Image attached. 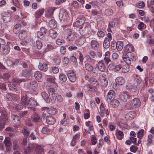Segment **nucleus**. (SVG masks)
I'll return each mask as SVG.
<instances>
[{
    "mask_svg": "<svg viewBox=\"0 0 154 154\" xmlns=\"http://www.w3.org/2000/svg\"><path fill=\"white\" fill-rule=\"evenodd\" d=\"M55 9L54 8H48L46 11V16L48 17H52Z\"/></svg>",
    "mask_w": 154,
    "mask_h": 154,
    "instance_id": "aec40b11",
    "label": "nucleus"
},
{
    "mask_svg": "<svg viewBox=\"0 0 154 154\" xmlns=\"http://www.w3.org/2000/svg\"><path fill=\"white\" fill-rule=\"evenodd\" d=\"M8 117L0 116V127L2 128L6 124V121L8 120Z\"/></svg>",
    "mask_w": 154,
    "mask_h": 154,
    "instance_id": "4be33fe9",
    "label": "nucleus"
},
{
    "mask_svg": "<svg viewBox=\"0 0 154 154\" xmlns=\"http://www.w3.org/2000/svg\"><path fill=\"white\" fill-rule=\"evenodd\" d=\"M105 76V74H100L99 77L98 79L102 86L104 88L106 87L108 85V80Z\"/></svg>",
    "mask_w": 154,
    "mask_h": 154,
    "instance_id": "7ed1b4c3",
    "label": "nucleus"
},
{
    "mask_svg": "<svg viewBox=\"0 0 154 154\" xmlns=\"http://www.w3.org/2000/svg\"><path fill=\"white\" fill-rule=\"evenodd\" d=\"M8 87L9 89L12 91L14 92H16V94H19L20 91L18 89V88L15 86L12 85L11 84H8Z\"/></svg>",
    "mask_w": 154,
    "mask_h": 154,
    "instance_id": "e433bc0d",
    "label": "nucleus"
},
{
    "mask_svg": "<svg viewBox=\"0 0 154 154\" xmlns=\"http://www.w3.org/2000/svg\"><path fill=\"white\" fill-rule=\"evenodd\" d=\"M10 50V48L9 46L8 45H6L2 47V52L4 54L7 55L9 53Z\"/></svg>",
    "mask_w": 154,
    "mask_h": 154,
    "instance_id": "b1692460",
    "label": "nucleus"
},
{
    "mask_svg": "<svg viewBox=\"0 0 154 154\" xmlns=\"http://www.w3.org/2000/svg\"><path fill=\"white\" fill-rule=\"evenodd\" d=\"M134 48L131 44H128L125 47V51L127 53L131 52L134 51Z\"/></svg>",
    "mask_w": 154,
    "mask_h": 154,
    "instance_id": "c85d7f7f",
    "label": "nucleus"
},
{
    "mask_svg": "<svg viewBox=\"0 0 154 154\" xmlns=\"http://www.w3.org/2000/svg\"><path fill=\"white\" fill-rule=\"evenodd\" d=\"M122 58L124 61L128 64H130L131 63V61L130 57H128L127 55H123Z\"/></svg>",
    "mask_w": 154,
    "mask_h": 154,
    "instance_id": "c03bdc74",
    "label": "nucleus"
},
{
    "mask_svg": "<svg viewBox=\"0 0 154 154\" xmlns=\"http://www.w3.org/2000/svg\"><path fill=\"white\" fill-rule=\"evenodd\" d=\"M97 66L98 70L102 72L104 71L106 67L105 64L102 60H100L98 63Z\"/></svg>",
    "mask_w": 154,
    "mask_h": 154,
    "instance_id": "f8f14e48",
    "label": "nucleus"
},
{
    "mask_svg": "<svg viewBox=\"0 0 154 154\" xmlns=\"http://www.w3.org/2000/svg\"><path fill=\"white\" fill-rule=\"evenodd\" d=\"M110 41L109 40H108L107 38H105L103 43V47L105 48H108L109 47L110 45Z\"/></svg>",
    "mask_w": 154,
    "mask_h": 154,
    "instance_id": "7c9ffc66",
    "label": "nucleus"
},
{
    "mask_svg": "<svg viewBox=\"0 0 154 154\" xmlns=\"http://www.w3.org/2000/svg\"><path fill=\"white\" fill-rule=\"evenodd\" d=\"M67 75L69 80L72 82H75L76 79L75 73L74 72H70L67 74Z\"/></svg>",
    "mask_w": 154,
    "mask_h": 154,
    "instance_id": "a211bd4d",
    "label": "nucleus"
},
{
    "mask_svg": "<svg viewBox=\"0 0 154 154\" xmlns=\"http://www.w3.org/2000/svg\"><path fill=\"white\" fill-rule=\"evenodd\" d=\"M33 75L35 78L36 80L40 79L42 77V73L38 71L35 72L34 73Z\"/></svg>",
    "mask_w": 154,
    "mask_h": 154,
    "instance_id": "2f4dec72",
    "label": "nucleus"
},
{
    "mask_svg": "<svg viewBox=\"0 0 154 154\" xmlns=\"http://www.w3.org/2000/svg\"><path fill=\"white\" fill-rule=\"evenodd\" d=\"M115 80L116 83L119 85H122L125 83V80L124 78L122 77H117Z\"/></svg>",
    "mask_w": 154,
    "mask_h": 154,
    "instance_id": "cd10ccee",
    "label": "nucleus"
},
{
    "mask_svg": "<svg viewBox=\"0 0 154 154\" xmlns=\"http://www.w3.org/2000/svg\"><path fill=\"white\" fill-rule=\"evenodd\" d=\"M26 35L25 31L23 30L21 31L19 35V38L20 39L23 40L26 37Z\"/></svg>",
    "mask_w": 154,
    "mask_h": 154,
    "instance_id": "ea45409f",
    "label": "nucleus"
},
{
    "mask_svg": "<svg viewBox=\"0 0 154 154\" xmlns=\"http://www.w3.org/2000/svg\"><path fill=\"white\" fill-rule=\"evenodd\" d=\"M19 62V60L18 59H16L14 62L11 60H9L7 62V63H9L10 66H13L14 65H17Z\"/></svg>",
    "mask_w": 154,
    "mask_h": 154,
    "instance_id": "8fccbe9b",
    "label": "nucleus"
},
{
    "mask_svg": "<svg viewBox=\"0 0 154 154\" xmlns=\"http://www.w3.org/2000/svg\"><path fill=\"white\" fill-rule=\"evenodd\" d=\"M22 75L23 76L28 77L29 76L30 73L28 70H25L22 72Z\"/></svg>",
    "mask_w": 154,
    "mask_h": 154,
    "instance_id": "6e6d98bb",
    "label": "nucleus"
},
{
    "mask_svg": "<svg viewBox=\"0 0 154 154\" xmlns=\"http://www.w3.org/2000/svg\"><path fill=\"white\" fill-rule=\"evenodd\" d=\"M45 34L42 33L40 31H38L37 32V37L41 39L42 40H44L45 39Z\"/></svg>",
    "mask_w": 154,
    "mask_h": 154,
    "instance_id": "864d4df0",
    "label": "nucleus"
},
{
    "mask_svg": "<svg viewBox=\"0 0 154 154\" xmlns=\"http://www.w3.org/2000/svg\"><path fill=\"white\" fill-rule=\"evenodd\" d=\"M24 106V105H23L22 103H21V101H20V104H16L15 105V107L17 110H20L22 109L23 106Z\"/></svg>",
    "mask_w": 154,
    "mask_h": 154,
    "instance_id": "052dcab7",
    "label": "nucleus"
},
{
    "mask_svg": "<svg viewBox=\"0 0 154 154\" xmlns=\"http://www.w3.org/2000/svg\"><path fill=\"white\" fill-rule=\"evenodd\" d=\"M72 6L75 9H79L80 8L81 5L79 4L78 2L76 1H74L72 2L71 3Z\"/></svg>",
    "mask_w": 154,
    "mask_h": 154,
    "instance_id": "79ce46f5",
    "label": "nucleus"
},
{
    "mask_svg": "<svg viewBox=\"0 0 154 154\" xmlns=\"http://www.w3.org/2000/svg\"><path fill=\"white\" fill-rule=\"evenodd\" d=\"M56 122L55 119L52 116H48L46 117V122L49 125H54Z\"/></svg>",
    "mask_w": 154,
    "mask_h": 154,
    "instance_id": "2eb2a0df",
    "label": "nucleus"
},
{
    "mask_svg": "<svg viewBox=\"0 0 154 154\" xmlns=\"http://www.w3.org/2000/svg\"><path fill=\"white\" fill-rule=\"evenodd\" d=\"M119 104V101L117 100L113 99L111 101L110 104L114 108L117 107Z\"/></svg>",
    "mask_w": 154,
    "mask_h": 154,
    "instance_id": "72a5a7b5",
    "label": "nucleus"
},
{
    "mask_svg": "<svg viewBox=\"0 0 154 154\" xmlns=\"http://www.w3.org/2000/svg\"><path fill=\"white\" fill-rule=\"evenodd\" d=\"M42 109L43 110H45L48 114L51 115H54L57 112V109L53 107L49 108L48 107H43Z\"/></svg>",
    "mask_w": 154,
    "mask_h": 154,
    "instance_id": "9d476101",
    "label": "nucleus"
},
{
    "mask_svg": "<svg viewBox=\"0 0 154 154\" xmlns=\"http://www.w3.org/2000/svg\"><path fill=\"white\" fill-rule=\"evenodd\" d=\"M12 121L15 125H19L20 124V117L16 114H12L11 115Z\"/></svg>",
    "mask_w": 154,
    "mask_h": 154,
    "instance_id": "423d86ee",
    "label": "nucleus"
},
{
    "mask_svg": "<svg viewBox=\"0 0 154 154\" xmlns=\"http://www.w3.org/2000/svg\"><path fill=\"white\" fill-rule=\"evenodd\" d=\"M130 97H131V96L125 92L122 93L120 96L121 100L124 102L127 101V100ZM131 98L132 99V98Z\"/></svg>",
    "mask_w": 154,
    "mask_h": 154,
    "instance_id": "dca6fc26",
    "label": "nucleus"
},
{
    "mask_svg": "<svg viewBox=\"0 0 154 154\" xmlns=\"http://www.w3.org/2000/svg\"><path fill=\"white\" fill-rule=\"evenodd\" d=\"M124 134L123 132L121 131H118L117 135V138L119 140H122L123 138Z\"/></svg>",
    "mask_w": 154,
    "mask_h": 154,
    "instance_id": "09e8293b",
    "label": "nucleus"
},
{
    "mask_svg": "<svg viewBox=\"0 0 154 154\" xmlns=\"http://www.w3.org/2000/svg\"><path fill=\"white\" fill-rule=\"evenodd\" d=\"M85 18L84 17H82L78 21L74 22L73 26L74 27H77L82 25L85 23Z\"/></svg>",
    "mask_w": 154,
    "mask_h": 154,
    "instance_id": "9b49d317",
    "label": "nucleus"
},
{
    "mask_svg": "<svg viewBox=\"0 0 154 154\" xmlns=\"http://www.w3.org/2000/svg\"><path fill=\"white\" fill-rule=\"evenodd\" d=\"M85 79L90 83L94 84H95L97 81L96 79L92 77L89 78L88 76H85Z\"/></svg>",
    "mask_w": 154,
    "mask_h": 154,
    "instance_id": "4c0bfd02",
    "label": "nucleus"
},
{
    "mask_svg": "<svg viewBox=\"0 0 154 154\" xmlns=\"http://www.w3.org/2000/svg\"><path fill=\"white\" fill-rule=\"evenodd\" d=\"M59 79L62 82H65L67 80V77L64 74H60L59 75Z\"/></svg>",
    "mask_w": 154,
    "mask_h": 154,
    "instance_id": "de8ad7c7",
    "label": "nucleus"
},
{
    "mask_svg": "<svg viewBox=\"0 0 154 154\" xmlns=\"http://www.w3.org/2000/svg\"><path fill=\"white\" fill-rule=\"evenodd\" d=\"M57 33L54 30L51 29L49 30V35L52 38H55L57 36Z\"/></svg>",
    "mask_w": 154,
    "mask_h": 154,
    "instance_id": "c9c22d12",
    "label": "nucleus"
},
{
    "mask_svg": "<svg viewBox=\"0 0 154 154\" xmlns=\"http://www.w3.org/2000/svg\"><path fill=\"white\" fill-rule=\"evenodd\" d=\"M132 103L134 107L137 108L140 106L141 102L138 98H135L133 99Z\"/></svg>",
    "mask_w": 154,
    "mask_h": 154,
    "instance_id": "412c9836",
    "label": "nucleus"
},
{
    "mask_svg": "<svg viewBox=\"0 0 154 154\" xmlns=\"http://www.w3.org/2000/svg\"><path fill=\"white\" fill-rule=\"evenodd\" d=\"M59 17L60 20H65L68 17L67 12L65 9H62L60 12Z\"/></svg>",
    "mask_w": 154,
    "mask_h": 154,
    "instance_id": "1a4fd4ad",
    "label": "nucleus"
},
{
    "mask_svg": "<svg viewBox=\"0 0 154 154\" xmlns=\"http://www.w3.org/2000/svg\"><path fill=\"white\" fill-rule=\"evenodd\" d=\"M2 16L4 22L5 23L9 22L11 20V15L9 14H7L5 15L4 13L2 14Z\"/></svg>",
    "mask_w": 154,
    "mask_h": 154,
    "instance_id": "f3484780",
    "label": "nucleus"
},
{
    "mask_svg": "<svg viewBox=\"0 0 154 154\" xmlns=\"http://www.w3.org/2000/svg\"><path fill=\"white\" fill-rule=\"evenodd\" d=\"M116 48L119 51L121 50L123 48V43L122 42L118 41L117 42Z\"/></svg>",
    "mask_w": 154,
    "mask_h": 154,
    "instance_id": "a19ab883",
    "label": "nucleus"
},
{
    "mask_svg": "<svg viewBox=\"0 0 154 154\" xmlns=\"http://www.w3.org/2000/svg\"><path fill=\"white\" fill-rule=\"evenodd\" d=\"M136 6L140 8L144 7L145 6L144 3L142 1H140L136 4Z\"/></svg>",
    "mask_w": 154,
    "mask_h": 154,
    "instance_id": "603ef678",
    "label": "nucleus"
},
{
    "mask_svg": "<svg viewBox=\"0 0 154 154\" xmlns=\"http://www.w3.org/2000/svg\"><path fill=\"white\" fill-rule=\"evenodd\" d=\"M113 13L112 10L110 9H107L105 10V14L107 16L112 15Z\"/></svg>",
    "mask_w": 154,
    "mask_h": 154,
    "instance_id": "3c124183",
    "label": "nucleus"
},
{
    "mask_svg": "<svg viewBox=\"0 0 154 154\" xmlns=\"http://www.w3.org/2000/svg\"><path fill=\"white\" fill-rule=\"evenodd\" d=\"M6 98L7 100L11 101L16 100L15 95L11 94H7L6 96Z\"/></svg>",
    "mask_w": 154,
    "mask_h": 154,
    "instance_id": "bb28decb",
    "label": "nucleus"
},
{
    "mask_svg": "<svg viewBox=\"0 0 154 154\" xmlns=\"http://www.w3.org/2000/svg\"><path fill=\"white\" fill-rule=\"evenodd\" d=\"M41 95L47 103H50L51 99L48 94L46 92H42L41 93Z\"/></svg>",
    "mask_w": 154,
    "mask_h": 154,
    "instance_id": "393cba45",
    "label": "nucleus"
},
{
    "mask_svg": "<svg viewBox=\"0 0 154 154\" xmlns=\"http://www.w3.org/2000/svg\"><path fill=\"white\" fill-rule=\"evenodd\" d=\"M36 146L35 144H30L28 145L27 148L25 149V154H28L34 150V148Z\"/></svg>",
    "mask_w": 154,
    "mask_h": 154,
    "instance_id": "ddd939ff",
    "label": "nucleus"
},
{
    "mask_svg": "<svg viewBox=\"0 0 154 154\" xmlns=\"http://www.w3.org/2000/svg\"><path fill=\"white\" fill-rule=\"evenodd\" d=\"M36 46L37 48L39 49H41L42 46V42L39 40H37L36 42Z\"/></svg>",
    "mask_w": 154,
    "mask_h": 154,
    "instance_id": "bf43d9fd",
    "label": "nucleus"
},
{
    "mask_svg": "<svg viewBox=\"0 0 154 154\" xmlns=\"http://www.w3.org/2000/svg\"><path fill=\"white\" fill-rule=\"evenodd\" d=\"M76 36L77 34L75 32L71 31L68 33L66 37L67 40L68 42L71 43L75 40Z\"/></svg>",
    "mask_w": 154,
    "mask_h": 154,
    "instance_id": "20e7f679",
    "label": "nucleus"
},
{
    "mask_svg": "<svg viewBox=\"0 0 154 154\" xmlns=\"http://www.w3.org/2000/svg\"><path fill=\"white\" fill-rule=\"evenodd\" d=\"M31 119L35 123L38 122L40 121V117L39 115L36 113H34L31 116Z\"/></svg>",
    "mask_w": 154,
    "mask_h": 154,
    "instance_id": "6ab92c4d",
    "label": "nucleus"
},
{
    "mask_svg": "<svg viewBox=\"0 0 154 154\" xmlns=\"http://www.w3.org/2000/svg\"><path fill=\"white\" fill-rule=\"evenodd\" d=\"M13 148L14 151L20 150V148L19 146L15 142H13Z\"/></svg>",
    "mask_w": 154,
    "mask_h": 154,
    "instance_id": "0e129e2a",
    "label": "nucleus"
},
{
    "mask_svg": "<svg viewBox=\"0 0 154 154\" xmlns=\"http://www.w3.org/2000/svg\"><path fill=\"white\" fill-rule=\"evenodd\" d=\"M115 97V94L114 91L112 90H110L108 93L107 96V100L110 102L114 99Z\"/></svg>",
    "mask_w": 154,
    "mask_h": 154,
    "instance_id": "4468645a",
    "label": "nucleus"
},
{
    "mask_svg": "<svg viewBox=\"0 0 154 154\" xmlns=\"http://www.w3.org/2000/svg\"><path fill=\"white\" fill-rule=\"evenodd\" d=\"M85 38L82 36L80 37L78 39V44L79 45H82L85 42Z\"/></svg>",
    "mask_w": 154,
    "mask_h": 154,
    "instance_id": "49530a36",
    "label": "nucleus"
},
{
    "mask_svg": "<svg viewBox=\"0 0 154 154\" xmlns=\"http://www.w3.org/2000/svg\"><path fill=\"white\" fill-rule=\"evenodd\" d=\"M39 69L44 72H46L48 69V65L47 63L44 61L40 60L38 65Z\"/></svg>",
    "mask_w": 154,
    "mask_h": 154,
    "instance_id": "39448f33",
    "label": "nucleus"
},
{
    "mask_svg": "<svg viewBox=\"0 0 154 154\" xmlns=\"http://www.w3.org/2000/svg\"><path fill=\"white\" fill-rule=\"evenodd\" d=\"M25 80L24 79H19L17 78H14L12 79L13 82L17 83L20 84L21 82L24 81Z\"/></svg>",
    "mask_w": 154,
    "mask_h": 154,
    "instance_id": "5fc2aeb1",
    "label": "nucleus"
},
{
    "mask_svg": "<svg viewBox=\"0 0 154 154\" xmlns=\"http://www.w3.org/2000/svg\"><path fill=\"white\" fill-rule=\"evenodd\" d=\"M142 97L143 102H144V103L145 104L146 103V100L148 98L147 94L146 93H144L143 94H142Z\"/></svg>",
    "mask_w": 154,
    "mask_h": 154,
    "instance_id": "4d7b16f0",
    "label": "nucleus"
},
{
    "mask_svg": "<svg viewBox=\"0 0 154 154\" xmlns=\"http://www.w3.org/2000/svg\"><path fill=\"white\" fill-rule=\"evenodd\" d=\"M25 123L26 125L29 126H32L34 125L31 122V120L30 119H28L25 121Z\"/></svg>",
    "mask_w": 154,
    "mask_h": 154,
    "instance_id": "680f3d73",
    "label": "nucleus"
},
{
    "mask_svg": "<svg viewBox=\"0 0 154 154\" xmlns=\"http://www.w3.org/2000/svg\"><path fill=\"white\" fill-rule=\"evenodd\" d=\"M0 112L1 114V115L0 116L8 117V113L4 109V108L1 109H0Z\"/></svg>",
    "mask_w": 154,
    "mask_h": 154,
    "instance_id": "a18cd8bd",
    "label": "nucleus"
},
{
    "mask_svg": "<svg viewBox=\"0 0 154 154\" xmlns=\"http://www.w3.org/2000/svg\"><path fill=\"white\" fill-rule=\"evenodd\" d=\"M49 25L51 28H55L57 26V23L55 20L52 19L49 21Z\"/></svg>",
    "mask_w": 154,
    "mask_h": 154,
    "instance_id": "f704fd0d",
    "label": "nucleus"
},
{
    "mask_svg": "<svg viewBox=\"0 0 154 154\" xmlns=\"http://www.w3.org/2000/svg\"><path fill=\"white\" fill-rule=\"evenodd\" d=\"M91 45L92 48L94 50H97L99 47V44L96 40H94L91 41Z\"/></svg>",
    "mask_w": 154,
    "mask_h": 154,
    "instance_id": "5701e85b",
    "label": "nucleus"
},
{
    "mask_svg": "<svg viewBox=\"0 0 154 154\" xmlns=\"http://www.w3.org/2000/svg\"><path fill=\"white\" fill-rule=\"evenodd\" d=\"M85 68L88 72L91 73L93 70V66L89 63H86L85 64Z\"/></svg>",
    "mask_w": 154,
    "mask_h": 154,
    "instance_id": "473e14b6",
    "label": "nucleus"
},
{
    "mask_svg": "<svg viewBox=\"0 0 154 154\" xmlns=\"http://www.w3.org/2000/svg\"><path fill=\"white\" fill-rule=\"evenodd\" d=\"M21 102L25 106L29 105L31 106H36L38 103L36 100L33 97L28 98L26 95L21 96Z\"/></svg>",
    "mask_w": 154,
    "mask_h": 154,
    "instance_id": "f257e3e1",
    "label": "nucleus"
},
{
    "mask_svg": "<svg viewBox=\"0 0 154 154\" xmlns=\"http://www.w3.org/2000/svg\"><path fill=\"white\" fill-rule=\"evenodd\" d=\"M103 61V63H104L106 65H107L109 62L111 61V60L109 58H108L107 57H104L103 59L101 60Z\"/></svg>",
    "mask_w": 154,
    "mask_h": 154,
    "instance_id": "e2e57ef3",
    "label": "nucleus"
},
{
    "mask_svg": "<svg viewBox=\"0 0 154 154\" xmlns=\"http://www.w3.org/2000/svg\"><path fill=\"white\" fill-rule=\"evenodd\" d=\"M90 27V25L89 23L85 22L79 28V32L82 35H85L89 31Z\"/></svg>",
    "mask_w": 154,
    "mask_h": 154,
    "instance_id": "f03ea898",
    "label": "nucleus"
},
{
    "mask_svg": "<svg viewBox=\"0 0 154 154\" xmlns=\"http://www.w3.org/2000/svg\"><path fill=\"white\" fill-rule=\"evenodd\" d=\"M55 92V90L53 88H51L49 89L48 93L51 101L52 103L55 102L56 100Z\"/></svg>",
    "mask_w": 154,
    "mask_h": 154,
    "instance_id": "0eeeda50",
    "label": "nucleus"
},
{
    "mask_svg": "<svg viewBox=\"0 0 154 154\" xmlns=\"http://www.w3.org/2000/svg\"><path fill=\"white\" fill-rule=\"evenodd\" d=\"M44 8H41L38 9L35 12V16L36 18H39L41 15L43 14L45 11Z\"/></svg>",
    "mask_w": 154,
    "mask_h": 154,
    "instance_id": "a878e982",
    "label": "nucleus"
},
{
    "mask_svg": "<svg viewBox=\"0 0 154 154\" xmlns=\"http://www.w3.org/2000/svg\"><path fill=\"white\" fill-rule=\"evenodd\" d=\"M54 49L53 46L51 44H48L47 45V48H46L45 51L46 52L50 51Z\"/></svg>",
    "mask_w": 154,
    "mask_h": 154,
    "instance_id": "338daca9",
    "label": "nucleus"
},
{
    "mask_svg": "<svg viewBox=\"0 0 154 154\" xmlns=\"http://www.w3.org/2000/svg\"><path fill=\"white\" fill-rule=\"evenodd\" d=\"M36 146L34 148L35 150L36 153L38 154H42L41 152H43V149L41 146L37 145L35 144Z\"/></svg>",
    "mask_w": 154,
    "mask_h": 154,
    "instance_id": "c756f323",
    "label": "nucleus"
},
{
    "mask_svg": "<svg viewBox=\"0 0 154 154\" xmlns=\"http://www.w3.org/2000/svg\"><path fill=\"white\" fill-rule=\"evenodd\" d=\"M38 87L37 83L35 81H32L29 83L28 85V88L31 91H35Z\"/></svg>",
    "mask_w": 154,
    "mask_h": 154,
    "instance_id": "6e6552de",
    "label": "nucleus"
},
{
    "mask_svg": "<svg viewBox=\"0 0 154 154\" xmlns=\"http://www.w3.org/2000/svg\"><path fill=\"white\" fill-rule=\"evenodd\" d=\"M6 147H9L11 145V141L8 139H5L4 141Z\"/></svg>",
    "mask_w": 154,
    "mask_h": 154,
    "instance_id": "13d9d810",
    "label": "nucleus"
},
{
    "mask_svg": "<svg viewBox=\"0 0 154 154\" xmlns=\"http://www.w3.org/2000/svg\"><path fill=\"white\" fill-rule=\"evenodd\" d=\"M21 25L20 24H16L14 26L13 31L15 34L17 33L21 29Z\"/></svg>",
    "mask_w": 154,
    "mask_h": 154,
    "instance_id": "58836bf2",
    "label": "nucleus"
},
{
    "mask_svg": "<svg viewBox=\"0 0 154 154\" xmlns=\"http://www.w3.org/2000/svg\"><path fill=\"white\" fill-rule=\"evenodd\" d=\"M133 77L135 79L137 84H140L141 83V79L138 75L134 74L133 75Z\"/></svg>",
    "mask_w": 154,
    "mask_h": 154,
    "instance_id": "37998d69",
    "label": "nucleus"
},
{
    "mask_svg": "<svg viewBox=\"0 0 154 154\" xmlns=\"http://www.w3.org/2000/svg\"><path fill=\"white\" fill-rule=\"evenodd\" d=\"M138 149V147L132 145L130 147L131 151L133 152H135Z\"/></svg>",
    "mask_w": 154,
    "mask_h": 154,
    "instance_id": "69168bd1",
    "label": "nucleus"
},
{
    "mask_svg": "<svg viewBox=\"0 0 154 154\" xmlns=\"http://www.w3.org/2000/svg\"><path fill=\"white\" fill-rule=\"evenodd\" d=\"M22 133L24 135L25 138L26 137L27 138L29 136V132L27 131L25 129H24L22 131Z\"/></svg>",
    "mask_w": 154,
    "mask_h": 154,
    "instance_id": "774afa93",
    "label": "nucleus"
}]
</instances>
